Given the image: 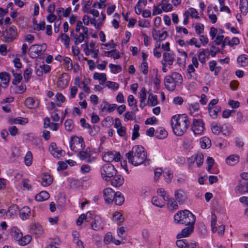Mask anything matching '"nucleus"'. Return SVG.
<instances>
[{
    "label": "nucleus",
    "mask_w": 248,
    "mask_h": 248,
    "mask_svg": "<svg viewBox=\"0 0 248 248\" xmlns=\"http://www.w3.org/2000/svg\"><path fill=\"white\" fill-rule=\"evenodd\" d=\"M25 105L29 108L32 109L38 107L39 101L32 97H28L25 101Z\"/></svg>",
    "instance_id": "nucleus-17"
},
{
    "label": "nucleus",
    "mask_w": 248,
    "mask_h": 248,
    "mask_svg": "<svg viewBox=\"0 0 248 248\" xmlns=\"http://www.w3.org/2000/svg\"><path fill=\"white\" fill-rule=\"evenodd\" d=\"M85 147L84 141L83 138L75 137L72 138L70 142V148L75 152L83 149Z\"/></svg>",
    "instance_id": "nucleus-5"
},
{
    "label": "nucleus",
    "mask_w": 248,
    "mask_h": 248,
    "mask_svg": "<svg viewBox=\"0 0 248 248\" xmlns=\"http://www.w3.org/2000/svg\"><path fill=\"white\" fill-rule=\"evenodd\" d=\"M124 121L134 120L136 118L135 111H127L124 114Z\"/></svg>",
    "instance_id": "nucleus-51"
},
{
    "label": "nucleus",
    "mask_w": 248,
    "mask_h": 248,
    "mask_svg": "<svg viewBox=\"0 0 248 248\" xmlns=\"http://www.w3.org/2000/svg\"><path fill=\"white\" fill-rule=\"evenodd\" d=\"M113 219L118 223H121L124 220V218L123 217V215L119 212H115L113 214Z\"/></svg>",
    "instance_id": "nucleus-49"
},
{
    "label": "nucleus",
    "mask_w": 248,
    "mask_h": 248,
    "mask_svg": "<svg viewBox=\"0 0 248 248\" xmlns=\"http://www.w3.org/2000/svg\"><path fill=\"white\" fill-rule=\"evenodd\" d=\"M60 38L61 41L67 47H69L70 41V37L65 33H61L59 38Z\"/></svg>",
    "instance_id": "nucleus-35"
},
{
    "label": "nucleus",
    "mask_w": 248,
    "mask_h": 248,
    "mask_svg": "<svg viewBox=\"0 0 248 248\" xmlns=\"http://www.w3.org/2000/svg\"><path fill=\"white\" fill-rule=\"evenodd\" d=\"M186 241L185 239L178 240L176 241V244L179 248H186Z\"/></svg>",
    "instance_id": "nucleus-63"
},
{
    "label": "nucleus",
    "mask_w": 248,
    "mask_h": 248,
    "mask_svg": "<svg viewBox=\"0 0 248 248\" xmlns=\"http://www.w3.org/2000/svg\"><path fill=\"white\" fill-rule=\"evenodd\" d=\"M209 52L208 49L201 48L198 51V59L202 64L205 63L206 54Z\"/></svg>",
    "instance_id": "nucleus-22"
},
{
    "label": "nucleus",
    "mask_w": 248,
    "mask_h": 248,
    "mask_svg": "<svg viewBox=\"0 0 248 248\" xmlns=\"http://www.w3.org/2000/svg\"><path fill=\"white\" fill-rule=\"evenodd\" d=\"M32 161V155L31 151H28L25 157H24V162L25 164L27 166H30L31 165Z\"/></svg>",
    "instance_id": "nucleus-43"
},
{
    "label": "nucleus",
    "mask_w": 248,
    "mask_h": 248,
    "mask_svg": "<svg viewBox=\"0 0 248 248\" xmlns=\"http://www.w3.org/2000/svg\"><path fill=\"white\" fill-rule=\"evenodd\" d=\"M103 159L107 162H111L113 161L119 162L121 160V155L120 153L115 151H108L103 155Z\"/></svg>",
    "instance_id": "nucleus-6"
},
{
    "label": "nucleus",
    "mask_w": 248,
    "mask_h": 248,
    "mask_svg": "<svg viewBox=\"0 0 248 248\" xmlns=\"http://www.w3.org/2000/svg\"><path fill=\"white\" fill-rule=\"evenodd\" d=\"M200 144L202 149L208 148L210 147L211 141L208 138L204 137L201 139Z\"/></svg>",
    "instance_id": "nucleus-33"
},
{
    "label": "nucleus",
    "mask_w": 248,
    "mask_h": 248,
    "mask_svg": "<svg viewBox=\"0 0 248 248\" xmlns=\"http://www.w3.org/2000/svg\"><path fill=\"white\" fill-rule=\"evenodd\" d=\"M31 233L35 235H40L44 232L42 226L38 223H34L31 225L30 229Z\"/></svg>",
    "instance_id": "nucleus-20"
},
{
    "label": "nucleus",
    "mask_w": 248,
    "mask_h": 248,
    "mask_svg": "<svg viewBox=\"0 0 248 248\" xmlns=\"http://www.w3.org/2000/svg\"><path fill=\"white\" fill-rule=\"evenodd\" d=\"M221 108L219 106H216L214 107L210 115L213 119L217 118L218 113L221 111Z\"/></svg>",
    "instance_id": "nucleus-50"
},
{
    "label": "nucleus",
    "mask_w": 248,
    "mask_h": 248,
    "mask_svg": "<svg viewBox=\"0 0 248 248\" xmlns=\"http://www.w3.org/2000/svg\"><path fill=\"white\" fill-rule=\"evenodd\" d=\"M186 210L179 211L174 215V219L175 223L183 224L186 217V213H185Z\"/></svg>",
    "instance_id": "nucleus-15"
},
{
    "label": "nucleus",
    "mask_w": 248,
    "mask_h": 248,
    "mask_svg": "<svg viewBox=\"0 0 248 248\" xmlns=\"http://www.w3.org/2000/svg\"><path fill=\"white\" fill-rule=\"evenodd\" d=\"M14 78L12 81V83L14 85H17L21 82L22 79V77L21 73L14 74Z\"/></svg>",
    "instance_id": "nucleus-52"
},
{
    "label": "nucleus",
    "mask_w": 248,
    "mask_h": 248,
    "mask_svg": "<svg viewBox=\"0 0 248 248\" xmlns=\"http://www.w3.org/2000/svg\"><path fill=\"white\" fill-rule=\"evenodd\" d=\"M194 161L198 167H201L203 162V155L201 153H198L194 155Z\"/></svg>",
    "instance_id": "nucleus-37"
},
{
    "label": "nucleus",
    "mask_w": 248,
    "mask_h": 248,
    "mask_svg": "<svg viewBox=\"0 0 248 248\" xmlns=\"http://www.w3.org/2000/svg\"><path fill=\"white\" fill-rule=\"evenodd\" d=\"M17 31L16 27L13 25L2 32V37L3 41L6 43L13 42L16 38Z\"/></svg>",
    "instance_id": "nucleus-4"
},
{
    "label": "nucleus",
    "mask_w": 248,
    "mask_h": 248,
    "mask_svg": "<svg viewBox=\"0 0 248 248\" xmlns=\"http://www.w3.org/2000/svg\"><path fill=\"white\" fill-rule=\"evenodd\" d=\"M22 233L16 227H14L12 229V236L17 241L21 238Z\"/></svg>",
    "instance_id": "nucleus-28"
},
{
    "label": "nucleus",
    "mask_w": 248,
    "mask_h": 248,
    "mask_svg": "<svg viewBox=\"0 0 248 248\" xmlns=\"http://www.w3.org/2000/svg\"><path fill=\"white\" fill-rule=\"evenodd\" d=\"M163 60L169 65H172L175 61V55L172 52H165L163 54Z\"/></svg>",
    "instance_id": "nucleus-16"
},
{
    "label": "nucleus",
    "mask_w": 248,
    "mask_h": 248,
    "mask_svg": "<svg viewBox=\"0 0 248 248\" xmlns=\"http://www.w3.org/2000/svg\"><path fill=\"white\" fill-rule=\"evenodd\" d=\"M200 108V105L198 103H195L193 104H191L189 105V110L190 111V113L191 115L193 116H195L196 115H194V113L195 112H197L199 111Z\"/></svg>",
    "instance_id": "nucleus-41"
},
{
    "label": "nucleus",
    "mask_w": 248,
    "mask_h": 248,
    "mask_svg": "<svg viewBox=\"0 0 248 248\" xmlns=\"http://www.w3.org/2000/svg\"><path fill=\"white\" fill-rule=\"evenodd\" d=\"M161 4H159L157 6L154 5L153 7V15L156 16L157 15H160L162 12V9L159 8Z\"/></svg>",
    "instance_id": "nucleus-62"
},
{
    "label": "nucleus",
    "mask_w": 248,
    "mask_h": 248,
    "mask_svg": "<svg viewBox=\"0 0 248 248\" xmlns=\"http://www.w3.org/2000/svg\"><path fill=\"white\" fill-rule=\"evenodd\" d=\"M111 72L113 74H117L122 71V67L120 65H115L110 63L109 65Z\"/></svg>",
    "instance_id": "nucleus-46"
},
{
    "label": "nucleus",
    "mask_w": 248,
    "mask_h": 248,
    "mask_svg": "<svg viewBox=\"0 0 248 248\" xmlns=\"http://www.w3.org/2000/svg\"><path fill=\"white\" fill-rule=\"evenodd\" d=\"M186 14L188 15V16H190L192 18H198L199 17L198 12L193 8H189L188 10L184 13V15Z\"/></svg>",
    "instance_id": "nucleus-42"
},
{
    "label": "nucleus",
    "mask_w": 248,
    "mask_h": 248,
    "mask_svg": "<svg viewBox=\"0 0 248 248\" xmlns=\"http://www.w3.org/2000/svg\"><path fill=\"white\" fill-rule=\"evenodd\" d=\"M148 104L151 106H156L158 104L157 96L150 93L148 99Z\"/></svg>",
    "instance_id": "nucleus-39"
},
{
    "label": "nucleus",
    "mask_w": 248,
    "mask_h": 248,
    "mask_svg": "<svg viewBox=\"0 0 248 248\" xmlns=\"http://www.w3.org/2000/svg\"><path fill=\"white\" fill-rule=\"evenodd\" d=\"M114 191L111 188L108 187L105 188L103 191L104 198L105 201L108 203H112L115 198Z\"/></svg>",
    "instance_id": "nucleus-10"
},
{
    "label": "nucleus",
    "mask_w": 248,
    "mask_h": 248,
    "mask_svg": "<svg viewBox=\"0 0 248 248\" xmlns=\"http://www.w3.org/2000/svg\"><path fill=\"white\" fill-rule=\"evenodd\" d=\"M32 69L31 67H27L24 72L23 76L24 81L28 82L31 77Z\"/></svg>",
    "instance_id": "nucleus-44"
},
{
    "label": "nucleus",
    "mask_w": 248,
    "mask_h": 248,
    "mask_svg": "<svg viewBox=\"0 0 248 248\" xmlns=\"http://www.w3.org/2000/svg\"><path fill=\"white\" fill-rule=\"evenodd\" d=\"M101 219L99 217H96L94 220L91 223V228L94 230H98L101 228Z\"/></svg>",
    "instance_id": "nucleus-31"
},
{
    "label": "nucleus",
    "mask_w": 248,
    "mask_h": 248,
    "mask_svg": "<svg viewBox=\"0 0 248 248\" xmlns=\"http://www.w3.org/2000/svg\"><path fill=\"white\" fill-rule=\"evenodd\" d=\"M204 25L201 23H198L195 26V31L197 34H200L203 32Z\"/></svg>",
    "instance_id": "nucleus-59"
},
{
    "label": "nucleus",
    "mask_w": 248,
    "mask_h": 248,
    "mask_svg": "<svg viewBox=\"0 0 248 248\" xmlns=\"http://www.w3.org/2000/svg\"><path fill=\"white\" fill-rule=\"evenodd\" d=\"M18 209V207L16 204H13L11 206H9L8 210L7 211V213H9V215L12 217L15 214H16V212Z\"/></svg>",
    "instance_id": "nucleus-45"
},
{
    "label": "nucleus",
    "mask_w": 248,
    "mask_h": 248,
    "mask_svg": "<svg viewBox=\"0 0 248 248\" xmlns=\"http://www.w3.org/2000/svg\"><path fill=\"white\" fill-rule=\"evenodd\" d=\"M175 198L180 204H183L186 199V194L182 189H179L175 191Z\"/></svg>",
    "instance_id": "nucleus-13"
},
{
    "label": "nucleus",
    "mask_w": 248,
    "mask_h": 248,
    "mask_svg": "<svg viewBox=\"0 0 248 248\" xmlns=\"http://www.w3.org/2000/svg\"><path fill=\"white\" fill-rule=\"evenodd\" d=\"M158 194L162 197L163 200L164 202L165 201H168L169 200V195L165 191L164 189L163 188H160L157 190Z\"/></svg>",
    "instance_id": "nucleus-47"
},
{
    "label": "nucleus",
    "mask_w": 248,
    "mask_h": 248,
    "mask_svg": "<svg viewBox=\"0 0 248 248\" xmlns=\"http://www.w3.org/2000/svg\"><path fill=\"white\" fill-rule=\"evenodd\" d=\"M185 213H186V217L183 224L185 225H193L195 222V216L188 210H186Z\"/></svg>",
    "instance_id": "nucleus-12"
},
{
    "label": "nucleus",
    "mask_w": 248,
    "mask_h": 248,
    "mask_svg": "<svg viewBox=\"0 0 248 248\" xmlns=\"http://www.w3.org/2000/svg\"><path fill=\"white\" fill-rule=\"evenodd\" d=\"M49 194L46 191H42L35 197V199L38 202H43L47 200L49 198Z\"/></svg>",
    "instance_id": "nucleus-23"
},
{
    "label": "nucleus",
    "mask_w": 248,
    "mask_h": 248,
    "mask_svg": "<svg viewBox=\"0 0 248 248\" xmlns=\"http://www.w3.org/2000/svg\"><path fill=\"white\" fill-rule=\"evenodd\" d=\"M30 50L31 53H35L37 56L41 55L43 53V50L38 45H33L30 47Z\"/></svg>",
    "instance_id": "nucleus-34"
},
{
    "label": "nucleus",
    "mask_w": 248,
    "mask_h": 248,
    "mask_svg": "<svg viewBox=\"0 0 248 248\" xmlns=\"http://www.w3.org/2000/svg\"><path fill=\"white\" fill-rule=\"evenodd\" d=\"M31 209L28 206H24L19 210V216L22 220L27 219L30 216Z\"/></svg>",
    "instance_id": "nucleus-21"
},
{
    "label": "nucleus",
    "mask_w": 248,
    "mask_h": 248,
    "mask_svg": "<svg viewBox=\"0 0 248 248\" xmlns=\"http://www.w3.org/2000/svg\"><path fill=\"white\" fill-rule=\"evenodd\" d=\"M248 184V181L240 180L238 185L236 187L237 191L241 193H246L247 192Z\"/></svg>",
    "instance_id": "nucleus-27"
},
{
    "label": "nucleus",
    "mask_w": 248,
    "mask_h": 248,
    "mask_svg": "<svg viewBox=\"0 0 248 248\" xmlns=\"http://www.w3.org/2000/svg\"><path fill=\"white\" fill-rule=\"evenodd\" d=\"M239 158L238 155H232L226 158V161L228 165L233 166L238 162Z\"/></svg>",
    "instance_id": "nucleus-29"
},
{
    "label": "nucleus",
    "mask_w": 248,
    "mask_h": 248,
    "mask_svg": "<svg viewBox=\"0 0 248 248\" xmlns=\"http://www.w3.org/2000/svg\"><path fill=\"white\" fill-rule=\"evenodd\" d=\"M70 77L68 74H62L57 81L58 87L62 89H65L67 86Z\"/></svg>",
    "instance_id": "nucleus-9"
},
{
    "label": "nucleus",
    "mask_w": 248,
    "mask_h": 248,
    "mask_svg": "<svg viewBox=\"0 0 248 248\" xmlns=\"http://www.w3.org/2000/svg\"><path fill=\"white\" fill-rule=\"evenodd\" d=\"M187 226V227L183 229L180 233L177 234V238L179 239L182 237H187L193 232V225Z\"/></svg>",
    "instance_id": "nucleus-14"
},
{
    "label": "nucleus",
    "mask_w": 248,
    "mask_h": 248,
    "mask_svg": "<svg viewBox=\"0 0 248 248\" xmlns=\"http://www.w3.org/2000/svg\"><path fill=\"white\" fill-rule=\"evenodd\" d=\"M177 85L181 84L183 81V78L181 75L177 72H174L170 75Z\"/></svg>",
    "instance_id": "nucleus-36"
},
{
    "label": "nucleus",
    "mask_w": 248,
    "mask_h": 248,
    "mask_svg": "<svg viewBox=\"0 0 248 248\" xmlns=\"http://www.w3.org/2000/svg\"><path fill=\"white\" fill-rule=\"evenodd\" d=\"M190 124L186 114L175 115L171 119V125L173 132L177 136H181L186 131Z\"/></svg>",
    "instance_id": "nucleus-1"
},
{
    "label": "nucleus",
    "mask_w": 248,
    "mask_h": 248,
    "mask_svg": "<svg viewBox=\"0 0 248 248\" xmlns=\"http://www.w3.org/2000/svg\"><path fill=\"white\" fill-rule=\"evenodd\" d=\"M167 135V131L162 128H159L155 131V136L157 139H164Z\"/></svg>",
    "instance_id": "nucleus-25"
},
{
    "label": "nucleus",
    "mask_w": 248,
    "mask_h": 248,
    "mask_svg": "<svg viewBox=\"0 0 248 248\" xmlns=\"http://www.w3.org/2000/svg\"><path fill=\"white\" fill-rule=\"evenodd\" d=\"M124 183V178L121 175H115L111 180V184L115 187L121 186Z\"/></svg>",
    "instance_id": "nucleus-18"
},
{
    "label": "nucleus",
    "mask_w": 248,
    "mask_h": 248,
    "mask_svg": "<svg viewBox=\"0 0 248 248\" xmlns=\"http://www.w3.org/2000/svg\"><path fill=\"white\" fill-rule=\"evenodd\" d=\"M31 240V237L30 235H26L24 237H23V235L20 239H19L17 242L18 244L22 246H25L28 244Z\"/></svg>",
    "instance_id": "nucleus-30"
},
{
    "label": "nucleus",
    "mask_w": 248,
    "mask_h": 248,
    "mask_svg": "<svg viewBox=\"0 0 248 248\" xmlns=\"http://www.w3.org/2000/svg\"><path fill=\"white\" fill-rule=\"evenodd\" d=\"M211 129L213 133L217 134L220 132V127L217 125V124L214 122L211 124Z\"/></svg>",
    "instance_id": "nucleus-56"
},
{
    "label": "nucleus",
    "mask_w": 248,
    "mask_h": 248,
    "mask_svg": "<svg viewBox=\"0 0 248 248\" xmlns=\"http://www.w3.org/2000/svg\"><path fill=\"white\" fill-rule=\"evenodd\" d=\"M85 39V36L83 33H80L78 38H76V40H74V43L76 45H78V44L82 43Z\"/></svg>",
    "instance_id": "nucleus-61"
},
{
    "label": "nucleus",
    "mask_w": 248,
    "mask_h": 248,
    "mask_svg": "<svg viewBox=\"0 0 248 248\" xmlns=\"http://www.w3.org/2000/svg\"><path fill=\"white\" fill-rule=\"evenodd\" d=\"M128 162L134 166L142 164L147 158V153L141 145L133 147L132 150L126 154Z\"/></svg>",
    "instance_id": "nucleus-2"
},
{
    "label": "nucleus",
    "mask_w": 248,
    "mask_h": 248,
    "mask_svg": "<svg viewBox=\"0 0 248 248\" xmlns=\"http://www.w3.org/2000/svg\"><path fill=\"white\" fill-rule=\"evenodd\" d=\"M100 173L103 180L108 181L117 173V170L110 163H106L100 169Z\"/></svg>",
    "instance_id": "nucleus-3"
},
{
    "label": "nucleus",
    "mask_w": 248,
    "mask_h": 248,
    "mask_svg": "<svg viewBox=\"0 0 248 248\" xmlns=\"http://www.w3.org/2000/svg\"><path fill=\"white\" fill-rule=\"evenodd\" d=\"M161 4L162 10L165 12L170 11L172 9V6L169 3V0H162Z\"/></svg>",
    "instance_id": "nucleus-32"
},
{
    "label": "nucleus",
    "mask_w": 248,
    "mask_h": 248,
    "mask_svg": "<svg viewBox=\"0 0 248 248\" xmlns=\"http://www.w3.org/2000/svg\"><path fill=\"white\" fill-rule=\"evenodd\" d=\"M209 52L212 57H215L216 54L220 52V49L216 47L214 45H212L210 48Z\"/></svg>",
    "instance_id": "nucleus-53"
},
{
    "label": "nucleus",
    "mask_w": 248,
    "mask_h": 248,
    "mask_svg": "<svg viewBox=\"0 0 248 248\" xmlns=\"http://www.w3.org/2000/svg\"><path fill=\"white\" fill-rule=\"evenodd\" d=\"M204 123L200 119H193V123L191 125V129L195 135L202 134L204 130Z\"/></svg>",
    "instance_id": "nucleus-7"
},
{
    "label": "nucleus",
    "mask_w": 248,
    "mask_h": 248,
    "mask_svg": "<svg viewBox=\"0 0 248 248\" xmlns=\"http://www.w3.org/2000/svg\"><path fill=\"white\" fill-rule=\"evenodd\" d=\"M152 203L155 206L158 207H162L165 205V202L162 200H159L157 196H154L152 199Z\"/></svg>",
    "instance_id": "nucleus-38"
},
{
    "label": "nucleus",
    "mask_w": 248,
    "mask_h": 248,
    "mask_svg": "<svg viewBox=\"0 0 248 248\" xmlns=\"http://www.w3.org/2000/svg\"><path fill=\"white\" fill-rule=\"evenodd\" d=\"M141 71L142 73L146 75L148 72V65L146 62H142L140 66Z\"/></svg>",
    "instance_id": "nucleus-58"
},
{
    "label": "nucleus",
    "mask_w": 248,
    "mask_h": 248,
    "mask_svg": "<svg viewBox=\"0 0 248 248\" xmlns=\"http://www.w3.org/2000/svg\"><path fill=\"white\" fill-rule=\"evenodd\" d=\"M93 78L94 79L98 80L100 81V84H104L107 80V77L105 73L95 72L93 74Z\"/></svg>",
    "instance_id": "nucleus-26"
},
{
    "label": "nucleus",
    "mask_w": 248,
    "mask_h": 248,
    "mask_svg": "<svg viewBox=\"0 0 248 248\" xmlns=\"http://www.w3.org/2000/svg\"><path fill=\"white\" fill-rule=\"evenodd\" d=\"M78 156L82 160H85L88 163H92L94 160L93 157H91L90 149L88 147L85 151H80L78 154Z\"/></svg>",
    "instance_id": "nucleus-8"
},
{
    "label": "nucleus",
    "mask_w": 248,
    "mask_h": 248,
    "mask_svg": "<svg viewBox=\"0 0 248 248\" xmlns=\"http://www.w3.org/2000/svg\"><path fill=\"white\" fill-rule=\"evenodd\" d=\"M124 201V198L123 194L117 191L115 193V198H114L113 202L115 203L118 205H121Z\"/></svg>",
    "instance_id": "nucleus-24"
},
{
    "label": "nucleus",
    "mask_w": 248,
    "mask_h": 248,
    "mask_svg": "<svg viewBox=\"0 0 248 248\" xmlns=\"http://www.w3.org/2000/svg\"><path fill=\"white\" fill-rule=\"evenodd\" d=\"M66 130L71 131L73 128V121L71 120H67L64 123Z\"/></svg>",
    "instance_id": "nucleus-57"
},
{
    "label": "nucleus",
    "mask_w": 248,
    "mask_h": 248,
    "mask_svg": "<svg viewBox=\"0 0 248 248\" xmlns=\"http://www.w3.org/2000/svg\"><path fill=\"white\" fill-rule=\"evenodd\" d=\"M0 79L3 84L8 85L10 81V75L5 72L0 73Z\"/></svg>",
    "instance_id": "nucleus-40"
},
{
    "label": "nucleus",
    "mask_w": 248,
    "mask_h": 248,
    "mask_svg": "<svg viewBox=\"0 0 248 248\" xmlns=\"http://www.w3.org/2000/svg\"><path fill=\"white\" fill-rule=\"evenodd\" d=\"M106 86L114 90H117L119 87V85L116 82L108 81L107 82Z\"/></svg>",
    "instance_id": "nucleus-55"
},
{
    "label": "nucleus",
    "mask_w": 248,
    "mask_h": 248,
    "mask_svg": "<svg viewBox=\"0 0 248 248\" xmlns=\"http://www.w3.org/2000/svg\"><path fill=\"white\" fill-rule=\"evenodd\" d=\"M53 182L52 177L48 173H44L42 174V181L41 185L43 186H50Z\"/></svg>",
    "instance_id": "nucleus-19"
},
{
    "label": "nucleus",
    "mask_w": 248,
    "mask_h": 248,
    "mask_svg": "<svg viewBox=\"0 0 248 248\" xmlns=\"http://www.w3.org/2000/svg\"><path fill=\"white\" fill-rule=\"evenodd\" d=\"M164 84L166 88L170 91H173L177 85L170 75L165 77Z\"/></svg>",
    "instance_id": "nucleus-11"
},
{
    "label": "nucleus",
    "mask_w": 248,
    "mask_h": 248,
    "mask_svg": "<svg viewBox=\"0 0 248 248\" xmlns=\"http://www.w3.org/2000/svg\"><path fill=\"white\" fill-rule=\"evenodd\" d=\"M146 99V90L145 87H143L140 94V103L144 102Z\"/></svg>",
    "instance_id": "nucleus-54"
},
{
    "label": "nucleus",
    "mask_w": 248,
    "mask_h": 248,
    "mask_svg": "<svg viewBox=\"0 0 248 248\" xmlns=\"http://www.w3.org/2000/svg\"><path fill=\"white\" fill-rule=\"evenodd\" d=\"M112 235L111 233L109 232L106 234L104 238V242L105 243L108 244H109L110 242L112 241Z\"/></svg>",
    "instance_id": "nucleus-60"
},
{
    "label": "nucleus",
    "mask_w": 248,
    "mask_h": 248,
    "mask_svg": "<svg viewBox=\"0 0 248 248\" xmlns=\"http://www.w3.org/2000/svg\"><path fill=\"white\" fill-rule=\"evenodd\" d=\"M22 185L24 188L27 189V190H30L31 188V184L30 183V181L28 179H23L22 180Z\"/></svg>",
    "instance_id": "nucleus-64"
},
{
    "label": "nucleus",
    "mask_w": 248,
    "mask_h": 248,
    "mask_svg": "<svg viewBox=\"0 0 248 248\" xmlns=\"http://www.w3.org/2000/svg\"><path fill=\"white\" fill-rule=\"evenodd\" d=\"M163 176L164 177L165 181L167 183H170L171 182V179L173 177V174L171 172L167 170L163 171Z\"/></svg>",
    "instance_id": "nucleus-48"
}]
</instances>
